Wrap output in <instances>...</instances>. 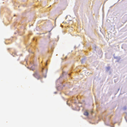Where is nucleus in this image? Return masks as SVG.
<instances>
[{"label":"nucleus","mask_w":127,"mask_h":127,"mask_svg":"<svg viewBox=\"0 0 127 127\" xmlns=\"http://www.w3.org/2000/svg\"><path fill=\"white\" fill-rule=\"evenodd\" d=\"M32 70H34V69H32Z\"/></svg>","instance_id":"nucleus-4"},{"label":"nucleus","mask_w":127,"mask_h":127,"mask_svg":"<svg viewBox=\"0 0 127 127\" xmlns=\"http://www.w3.org/2000/svg\"><path fill=\"white\" fill-rule=\"evenodd\" d=\"M46 77V76H45V77Z\"/></svg>","instance_id":"nucleus-3"},{"label":"nucleus","mask_w":127,"mask_h":127,"mask_svg":"<svg viewBox=\"0 0 127 127\" xmlns=\"http://www.w3.org/2000/svg\"><path fill=\"white\" fill-rule=\"evenodd\" d=\"M33 76L37 79H39L41 78V77L37 72H35L33 74Z\"/></svg>","instance_id":"nucleus-1"},{"label":"nucleus","mask_w":127,"mask_h":127,"mask_svg":"<svg viewBox=\"0 0 127 127\" xmlns=\"http://www.w3.org/2000/svg\"><path fill=\"white\" fill-rule=\"evenodd\" d=\"M84 115L85 116H88L89 115V113L85 111L84 113Z\"/></svg>","instance_id":"nucleus-2"}]
</instances>
